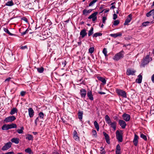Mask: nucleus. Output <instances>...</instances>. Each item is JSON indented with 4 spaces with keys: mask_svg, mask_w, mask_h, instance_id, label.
I'll return each mask as SVG.
<instances>
[{
    "mask_svg": "<svg viewBox=\"0 0 154 154\" xmlns=\"http://www.w3.org/2000/svg\"><path fill=\"white\" fill-rule=\"evenodd\" d=\"M105 120L106 123L109 125L110 126V127L113 129L114 131L116 130L117 123L116 122L114 121L112 122L110 118L108 115L105 116Z\"/></svg>",
    "mask_w": 154,
    "mask_h": 154,
    "instance_id": "f257e3e1",
    "label": "nucleus"
},
{
    "mask_svg": "<svg viewBox=\"0 0 154 154\" xmlns=\"http://www.w3.org/2000/svg\"><path fill=\"white\" fill-rule=\"evenodd\" d=\"M116 92L119 96L123 98H126L127 97L126 93L123 90L117 89L116 90Z\"/></svg>",
    "mask_w": 154,
    "mask_h": 154,
    "instance_id": "f03ea898",
    "label": "nucleus"
},
{
    "mask_svg": "<svg viewBox=\"0 0 154 154\" xmlns=\"http://www.w3.org/2000/svg\"><path fill=\"white\" fill-rule=\"evenodd\" d=\"M152 60V58L149 57V55H147L145 58L143 59V62L141 64V65L144 66Z\"/></svg>",
    "mask_w": 154,
    "mask_h": 154,
    "instance_id": "7ed1b4c3",
    "label": "nucleus"
},
{
    "mask_svg": "<svg viewBox=\"0 0 154 154\" xmlns=\"http://www.w3.org/2000/svg\"><path fill=\"white\" fill-rule=\"evenodd\" d=\"M123 51L117 53L113 57V59L115 60L118 61L121 58L123 57Z\"/></svg>",
    "mask_w": 154,
    "mask_h": 154,
    "instance_id": "20e7f679",
    "label": "nucleus"
},
{
    "mask_svg": "<svg viewBox=\"0 0 154 154\" xmlns=\"http://www.w3.org/2000/svg\"><path fill=\"white\" fill-rule=\"evenodd\" d=\"M116 138L119 142H122L123 140L122 134V133L117 130L116 132Z\"/></svg>",
    "mask_w": 154,
    "mask_h": 154,
    "instance_id": "39448f33",
    "label": "nucleus"
},
{
    "mask_svg": "<svg viewBox=\"0 0 154 154\" xmlns=\"http://www.w3.org/2000/svg\"><path fill=\"white\" fill-rule=\"evenodd\" d=\"M12 144V143L10 142L7 143L2 147V151H5L8 150L11 147Z\"/></svg>",
    "mask_w": 154,
    "mask_h": 154,
    "instance_id": "423d86ee",
    "label": "nucleus"
},
{
    "mask_svg": "<svg viewBox=\"0 0 154 154\" xmlns=\"http://www.w3.org/2000/svg\"><path fill=\"white\" fill-rule=\"evenodd\" d=\"M16 119V117L14 116H10L5 118L4 120V122L7 123L12 122Z\"/></svg>",
    "mask_w": 154,
    "mask_h": 154,
    "instance_id": "0eeeda50",
    "label": "nucleus"
},
{
    "mask_svg": "<svg viewBox=\"0 0 154 154\" xmlns=\"http://www.w3.org/2000/svg\"><path fill=\"white\" fill-rule=\"evenodd\" d=\"M136 71L131 69L128 68L127 69L126 74L127 75H134Z\"/></svg>",
    "mask_w": 154,
    "mask_h": 154,
    "instance_id": "6e6552de",
    "label": "nucleus"
},
{
    "mask_svg": "<svg viewBox=\"0 0 154 154\" xmlns=\"http://www.w3.org/2000/svg\"><path fill=\"white\" fill-rule=\"evenodd\" d=\"M119 124L123 129H125L127 125L126 122L120 119L119 120Z\"/></svg>",
    "mask_w": 154,
    "mask_h": 154,
    "instance_id": "1a4fd4ad",
    "label": "nucleus"
},
{
    "mask_svg": "<svg viewBox=\"0 0 154 154\" xmlns=\"http://www.w3.org/2000/svg\"><path fill=\"white\" fill-rule=\"evenodd\" d=\"M122 117L123 119L126 122L129 121L130 119V115L125 113H124L122 115Z\"/></svg>",
    "mask_w": 154,
    "mask_h": 154,
    "instance_id": "9d476101",
    "label": "nucleus"
},
{
    "mask_svg": "<svg viewBox=\"0 0 154 154\" xmlns=\"http://www.w3.org/2000/svg\"><path fill=\"white\" fill-rule=\"evenodd\" d=\"M132 19V15L131 14H129L127 19L125 20V22L124 23L125 25H128L129 23L131 20Z\"/></svg>",
    "mask_w": 154,
    "mask_h": 154,
    "instance_id": "9b49d317",
    "label": "nucleus"
},
{
    "mask_svg": "<svg viewBox=\"0 0 154 154\" xmlns=\"http://www.w3.org/2000/svg\"><path fill=\"white\" fill-rule=\"evenodd\" d=\"M73 138L76 141L79 140V137L78 136V133L76 130H74L73 132Z\"/></svg>",
    "mask_w": 154,
    "mask_h": 154,
    "instance_id": "f8f14e48",
    "label": "nucleus"
},
{
    "mask_svg": "<svg viewBox=\"0 0 154 154\" xmlns=\"http://www.w3.org/2000/svg\"><path fill=\"white\" fill-rule=\"evenodd\" d=\"M87 91L84 89L82 88L80 90V94L82 97H85Z\"/></svg>",
    "mask_w": 154,
    "mask_h": 154,
    "instance_id": "ddd939ff",
    "label": "nucleus"
},
{
    "mask_svg": "<svg viewBox=\"0 0 154 154\" xmlns=\"http://www.w3.org/2000/svg\"><path fill=\"white\" fill-rule=\"evenodd\" d=\"M29 115L30 118L32 117L34 114V112L32 108H30L28 109Z\"/></svg>",
    "mask_w": 154,
    "mask_h": 154,
    "instance_id": "4468645a",
    "label": "nucleus"
},
{
    "mask_svg": "<svg viewBox=\"0 0 154 154\" xmlns=\"http://www.w3.org/2000/svg\"><path fill=\"white\" fill-rule=\"evenodd\" d=\"M103 134L104 135V136L105 137V139H106V143L108 144H109L110 143V139H109V136L108 134H106L105 132H103Z\"/></svg>",
    "mask_w": 154,
    "mask_h": 154,
    "instance_id": "2eb2a0df",
    "label": "nucleus"
},
{
    "mask_svg": "<svg viewBox=\"0 0 154 154\" xmlns=\"http://www.w3.org/2000/svg\"><path fill=\"white\" fill-rule=\"evenodd\" d=\"M138 136L135 134H134V138L133 141L134 144L135 146H137L138 144Z\"/></svg>",
    "mask_w": 154,
    "mask_h": 154,
    "instance_id": "dca6fc26",
    "label": "nucleus"
},
{
    "mask_svg": "<svg viewBox=\"0 0 154 154\" xmlns=\"http://www.w3.org/2000/svg\"><path fill=\"white\" fill-rule=\"evenodd\" d=\"M87 94L88 97L90 100H93L94 98L91 91H88L87 92Z\"/></svg>",
    "mask_w": 154,
    "mask_h": 154,
    "instance_id": "f3484780",
    "label": "nucleus"
},
{
    "mask_svg": "<svg viewBox=\"0 0 154 154\" xmlns=\"http://www.w3.org/2000/svg\"><path fill=\"white\" fill-rule=\"evenodd\" d=\"M110 36L114 38H116L118 36H121L122 35V33L119 32L116 33L111 34L110 35Z\"/></svg>",
    "mask_w": 154,
    "mask_h": 154,
    "instance_id": "a211bd4d",
    "label": "nucleus"
},
{
    "mask_svg": "<svg viewBox=\"0 0 154 154\" xmlns=\"http://www.w3.org/2000/svg\"><path fill=\"white\" fill-rule=\"evenodd\" d=\"M80 34L82 38H83L87 35V33L86 32V30L84 29L81 31Z\"/></svg>",
    "mask_w": 154,
    "mask_h": 154,
    "instance_id": "6ab92c4d",
    "label": "nucleus"
},
{
    "mask_svg": "<svg viewBox=\"0 0 154 154\" xmlns=\"http://www.w3.org/2000/svg\"><path fill=\"white\" fill-rule=\"evenodd\" d=\"M116 154H121V147L119 144H118L116 148Z\"/></svg>",
    "mask_w": 154,
    "mask_h": 154,
    "instance_id": "aec40b11",
    "label": "nucleus"
},
{
    "mask_svg": "<svg viewBox=\"0 0 154 154\" xmlns=\"http://www.w3.org/2000/svg\"><path fill=\"white\" fill-rule=\"evenodd\" d=\"M11 140L12 143H15L16 144H18L19 142V139L17 137L13 138L11 139Z\"/></svg>",
    "mask_w": 154,
    "mask_h": 154,
    "instance_id": "412c9836",
    "label": "nucleus"
},
{
    "mask_svg": "<svg viewBox=\"0 0 154 154\" xmlns=\"http://www.w3.org/2000/svg\"><path fill=\"white\" fill-rule=\"evenodd\" d=\"M138 78L136 79V82L139 84L140 83L142 82V76L141 75H139L138 76Z\"/></svg>",
    "mask_w": 154,
    "mask_h": 154,
    "instance_id": "4be33fe9",
    "label": "nucleus"
},
{
    "mask_svg": "<svg viewBox=\"0 0 154 154\" xmlns=\"http://www.w3.org/2000/svg\"><path fill=\"white\" fill-rule=\"evenodd\" d=\"M153 12H154V9H152L149 12L146 14V17H149L151 16H153L154 13Z\"/></svg>",
    "mask_w": 154,
    "mask_h": 154,
    "instance_id": "5701e85b",
    "label": "nucleus"
},
{
    "mask_svg": "<svg viewBox=\"0 0 154 154\" xmlns=\"http://www.w3.org/2000/svg\"><path fill=\"white\" fill-rule=\"evenodd\" d=\"M97 14L98 12H97L94 13L88 17V19H90L94 17H97Z\"/></svg>",
    "mask_w": 154,
    "mask_h": 154,
    "instance_id": "b1692460",
    "label": "nucleus"
},
{
    "mask_svg": "<svg viewBox=\"0 0 154 154\" xmlns=\"http://www.w3.org/2000/svg\"><path fill=\"white\" fill-rule=\"evenodd\" d=\"M83 115V112L79 111L78 112V118L80 121L82 120Z\"/></svg>",
    "mask_w": 154,
    "mask_h": 154,
    "instance_id": "393cba45",
    "label": "nucleus"
},
{
    "mask_svg": "<svg viewBox=\"0 0 154 154\" xmlns=\"http://www.w3.org/2000/svg\"><path fill=\"white\" fill-rule=\"evenodd\" d=\"M97 78L99 80L103 82V85L106 84V81L105 79L101 77H98Z\"/></svg>",
    "mask_w": 154,
    "mask_h": 154,
    "instance_id": "a878e982",
    "label": "nucleus"
},
{
    "mask_svg": "<svg viewBox=\"0 0 154 154\" xmlns=\"http://www.w3.org/2000/svg\"><path fill=\"white\" fill-rule=\"evenodd\" d=\"M14 5V3L12 0L8 2L5 4V5L8 6H12Z\"/></svg>",
    "mask_w": 154,
    "mask_h": 154,
    "instance_id": "bb28decb",
    "label": "nucleus"
},
{
    "mask_svg": "<svg viewBox=\"0 0 154 154\" xmlns=\"http://www.w3.org/2000/svg\"><path fill=\"white\" fill-rule=\"evenodd\" d=\"M2 129L3 130L7 131L9 129L8 125L4 124L2 128Z\"/></svg>",
    "mask_w": 154,
    "mask_h": 154,
    "instance_id": "cd10ccee",
    "label": "nucleus"
},
{
    "mask_svg": "<svg viewBox=\"0 0 154 154\" xmlns=\"http://www.w3.org/2000/svg\"><path fill=\"white\" fill-rule=\"evenodd\" d=\"M17 109L15 108H14L13 109H12L11 110L10 112V114L11 115H13L16 113H17Z\"/></svg>",
    "mask_w": 154,
    "mask_h": 154,
    "instance_id": "c85d7f7f",
    "label": "nucleus"
},
{
    "mask_svg": "<svg viewBox=\"0 0 154 154\" xmlns=\"http://www.w3.org/2000/svg\"><path fill=\"white\" fill-rule=\"evenodd\" d=\"M24 128L23 127H20V129H19L17 130V132L19 134H22L23 133V130Z\"/></svg>",
    "mask_w": 154,
    "mask_h": 154,
    "instance_id": "c756f323",
    "label": "nucleus"
},
{
    "mask_svg": "<svg viewBox=\"0 0 154 154\" xmlns=\"http://www.w3.org/2000/svg\"><path fill=\"white\" fill-rule=\"evenodd\" d=\"M94 123V126L97 131H99V126L97 122L96 121H95Z\"/></svg>",
    "mask_w": 154,
    "mask_h": 154,
    "instance_id": "7c9ffc66",
    "label": "nucleus"
},
{
    "mask_svg": "<svg viewBox=\"0 0 154 154\" xmlns=\"http://www.w3.org/2000/svg\"><path fill=\"white\" fill-rule=\"evenodd\" d=\"M3 30L5 32H6L10 35L12 36L14 34L11 33L7 28H3Z\"/></svg>",
    "mask_w": 154,
    "mask_h": 154,
    "instance_id": "2f4dec72",
    "label": "nucleus"
},
{
    "mask_svg": "<svg viewBox=\"0 0 154 154\" xmlns=\"http://www.w3.org/2000/svg\"><path fill=\"white\" fill-rule=\"evenodd\" d=\"M9 128L11 129L12 128H16L17 127V125L14 123H12L10 125H8Z\"/></svg>",
    "mask_w": 154,
    "mask_h": 154,
    "instance_id": "473e14b6",
    "label": "nucleus"
},
{
    "mask_svg": "<svg viewBox=\"0 0 154 154\" xmlns=\"http://www.w3.org/2000/svg\"><path fill=\"white\" fill-rule=\"evenodd\" d=\"M25 151L26 153H28L29 154H33V152L30 148H28L25 150Z\"/></svg>",
    "mask_w": 154,
    "mask_h": 154,
    "instance_id": "72a5a7b5",
    "label": "nucleus"
},
{
    "mask_svg": "<svg viewBox=\"0 0 154 154\" xmlns=\"http://www.w3.org/2000/svg\"><path fill=\"white\" fill-rule=\"evenodd\" d=\"M37 69L38 72L40 73H42L44 70V69L43 67H41L40 68H37Z\"/></svg>",
    "mask_w": 154,
    "mask_h": 154,
    "instance_id": "f704fd0d",
    "label": "nucleus"
},
{
    "mask_svg": "<svg viewBox=\"0 0 154 154\" xmlns=\"http://www.w3.org/2000/svg\"><path fill=\"white\" fill-rule=\"evenodd\" d=\"M93 27H91L88 32V36H91L93 33Z\"/></svg>",
    "mask_w": 154,
    "mask_h": 154,
    "instance_id": "c9c22d12",
    "label": "nucleus"
},
{
    "mask_svg": "<svg viewBox=\"0 0 154 154\" xmlns=\"http://www.w3.org/2000/svg\"><path fill=\"white\" fill-rule=\"evenodd\" d=\"M26 139H28L29 140H33V136L30 134H28L26 137Z\"/></svg>",
    "mask_w": 154,
    "mask_h": 154,
    "instance_id": "e433bc0d",
    "label": "nucleus"
},
{
    "mask_svg": "<svg viewBox=\"0 0 154 154\" xmlns=\"http://www.w3.org/2000/svg\"><path fill=\"white\" fill-rule=\"evenodd\" d=\"M38 118H39L40 119H43L44 117V114L42 112H40L38 113Z\"/></svg>",
    "mask_w": 154,
    "mask_h": 154,
    "instance_id": "4c0bfd02",
    "label": "nucleus"
},
{
    "mask_svg": "<svg viewBox=\"0 0 154 154\" xmlns=\"http://www.w3.org/2000/svg\"><path fill=\"white\" fill-rule=\"evenodd\" d=\"M102 34L101 33L96 32L93 35V37H96L98 36H101L102 35Z\"/></svg>",
    "mask_w": 154,
    "mask_h": 154,
    "instance_id": "58836bf2",
    "label": "nucleus"
},
{
    "mask_svg": "<svg viewBox=\"0 0 154 154\" xmlns=\"http://www.w3.org/2000/svg\"><path fill=\"white\" fill-rule=\"evenodd\" d=\"M140 137L143 139L145 141H146L147 140V138L146 136L144 134H140Z\"/></svg>",
    "mask_w": 154,
    "mask_h": 154,
    "instance_id": "ea45409f",
    "label": "nucleus"
},
{
    "mask_svg": "<svg viewBox=\"0 0 154 154\" xmlns=\"http://www.w3.org/2000/svg\"><path fill=\"white\" fill-rule=\"evenodd\" d=\"M94 47L90 48L88 49L89 52L90 54H92L94 51Z\"/></svg>",
    "mask_w": 154,
    "mask_h": 154,
    "instance_id": "a19ab883",
    "label": "nucleus"
},
{
    "mask_svg": "<svg viewBox=\"0 0 154 154\" xmlns=\"http://www.w3.org/2000/svg\"><path fill=\"white\" fill-rule=\"evenodd\" d=\"M150 23V22L148 21L143 22L142 24V26H146L149 25Z\"/></svg>",
    "mask_w": 154,
    "mask_h": 154,
    "instance_id": "79ce46f5",
    "label": "nucleus"
},
{
    "mask_svg": "<svg viewBox=\"0 0 154 154\" xmlns=\"http://www.w3.org/2000/svg\"><path fill=\"white\" fill-rule=\"evenodd\" d=\"M103 53L104 54L105 56L106 57L107 56V51L106 48H104L102 51Z\"/></svg>",
    "mask_w": 154,
    "mask_h": 154,
    "instance_id": "37998d69",
    "label": "nucleus"
},
{
    "mask_svg": "<svg viewBox=\"0 0 154 154\" xmlns=\"http://www.w3.org/2000/svg\"><path fill=\"white\" fill-rule=\"evenodd\" d=\"M97 0H93L89 4V6H92L94 3L97 1Z\"/></svg>",
    "mask_w": 154,
    "mask_h": 154,
    "instance_id": "c03bdc74",
    "label": "nucleus"
},
{
    "mask_svg": "<svg viewBox=\"0 0 154 154\" xmlns=\"http://www.w3.org/2000/svg\"><path fill=\"white\" fill-rule=\"evenodd\" d=\"M119 23V20H115L114 21L113 25L115 26H117Z\"/></svg>",
    "mask_w": 154,
    "mask_h": 154,
    "instance_id": "a18cd8bd",
    "label": "nucleus"
},
{
    "mask_svg": "<svg viewBox=\"0 0 154 154\" xmlns=\"http://www.w3.org/2000/svg\"><path fill=\"white\" fill-rule=\"evenodd\" d=\"M100 149H102V150H101L100 154H105L104 149L103 147H101Z\"/></svg>",
    "mask_w": 154,
    "mask_h": 154,
    "instance_id": "49530a36",
    "label": "nucleus"
},
{
    "mask_svg": "<svg viewBox=\"0 0 154 154\" xmlns=\"http://www.w3.org/2000/svg\"><path fill=\"white\" fill-rule=\"evenodd\" d=\"M88 13L87 11V10L86 9H84L83 11V14L85 15H88Z\"/></svg>",
    "mask_w": 154,
    "mask_h": 154,
    "instance_id": "de8ad7c7",
    "label": "nucleus"
},
{
    "mask_svg": "<svg viewBox=\"0 0 154 154\" xmlns=\"http://www.w3.org/2000/svg\"><path fill=\"white\" fill-rule=\"evenodd\" d=\"M107 20V18L105 17H103L102 18V23H104L105 24L106 23V20Z\"/></svg>",
    "mask_w": 154,
    "mask_h": 154,
    "instance_id": "09e8293b",
    "label": "nucleus"
},
{
    "mask_svg": "<svg viewBox=\"0 0 154 154\" xmlns=\"http://www.w3.org/2000/svg\"><path fill=\"white\" fill-rule=\"evenodd\" d=\"M92 135L95 137L97 136V132L96 130H92Z\"/></svg>",
    "mask_w": 154,
    "mask_h": 154,
    "instance_id": "8fccbe9b",
    "label": "nucleus"
},
{
    "mask_svg": "<svg viewBox=\"0 0 154 154\" xmlns=\"http://www.w3.org/2000/svg\"><path fill=\"white\" fill-rule=\"evenodd\" d=\"M22 20L25 21L26 23L28 22V19L25 17H23L22 18Z\"/></svg>",
    "mask_w": 154,
    "mask_h": 154,
    "instance_id": "3c124183",
    "label": "nucleus"
},
{
    "mask_svg": "<svg viewBox=\"0 0 154 154\" xmlns=\"http://www.w3.org/2000/svg\"><path fill=\"white\" fill-rule=\"evenodd\" d=\"M38 120H39V118H38V117L36 118V119L35 121V126L37 125V122L38 121Z\"/></svg>",
    "mask_w": 154,
    "mask_h": 154,
    "instance_id": "603ef678",
    "label": "nucleus"
},
{
    "mask_svg": "<svg viewBox=\"0 0 154 154\" xmlns=\"http://www.w3.org/2000/svg\"><path fill=\"white\" fill-rule=\"evenodd\" d=\"M28 31H29V30H28V29H27L24 32H21V34L22 35H24L26 34V33H27V32Z\"/></svg>",
    "mask_w": 154,
    "mask_h": 154,
    "instance_id": "864d4df0",
    "label": "nucleus"
},
{
    "mask_svg": "<svg viewBox=\"0 0 154 154\" xmlns=\"http://www.w3.org/2000/svg\"><path fill=\"white\" fill-rule=\"evenodd\" d=\"M26 93V92L24 91H22L20 92V95L22 96H24Z\"/></svg>",
    "mask_w": 154,
    "mask_h": 154,
    "instance_id": "5fc2aeb1",
    "label": "nucleus"
},
{
    "mask_svg": "<svg viewBox=\"0 0 154 154\" xmlns=\"http://www.w3.org/2000/svg\"><path fill=\"white\" fill-rule=\"evenodd\" d=\"M117 17V15L116 14H113V19L114 20H115Z\"/></svg>",
    "mask_w": 154,
    "mask_h": 154,
    "instance_id": "6e6d98bb",
    "label": "nucleus"
},
{
    "mask_svg": "<svg viewBox=\"0 0 154 154\" xmlns=\"http://www.w3.org/2000/svg\"><path fill=\"white\" fill-rule=\"evenodd\" d=\"M109 9H104L101 12V13L103 11H104V12L105 13H106L108 12L109 11Z\"/></svg>",
    "mask_w": 154,
    "mask_h": 154,
    "instance_id": "4d7b16f0",
    "label": "nucleus"
},
{
    "mask_svg": "<svg viewBox=\"0 0 154 154\" xmlns=\"http://www.w3.org/2000/svg\"><path fill=\"white\" fill-rule=\"evenodd\" d=\"M3 154H14V152L13 151L9 152Z\"/></svg>",
    "mask_w": 154,
    "mask_h": 154,
    "instance_id": "13d9d810",
    "label": "nucleus"
},
{
    "mask_svg": "<svg viewBox=\"0 0 154 154\" xmlns=\"http://www.w3.org/2000/svg\"><path fill=\"white\" fill-rule=\"evenodd\" d=\"M11 79V78L9 77H8V78H7V79H6L5 80V82H9V81Z\"/></svg>",
    "mask_w": 154,
    "mask_h": 154,
    "instance_id": "bf43d9fd",
    "label": "nucleus"
},
{
    "mask_svg": "<svg viewBox=\"0 0 154 154\" xmlns=\"http://www.w3.org/2000/svg\"><path fill=\"white\" fill-rule=\"evenodd\" d=\"M151 80L152 82L154 83V74L152 76Z\"/></svg>",
    "mask_w": 154,
    "mask_h": 154,
    "instance_id": "052dcab7",
    "label": "nucleus"
},
{
    "mask_svg": "<svg viewBox=\"0 0 154 154\" xmlns=\"http://www.w3.org/2000/svg\"><path fill=\"white\" fill-rule=\"evenodd\" d=\"M27 48V47L26 46H23L21 47V49H25Z\"/></svg>",
    "mask_w": 154,
    "mask_h": 154,
    "instance_id": "680f3d73",
    "label": "nucleus"
},
{
    "mask_svg": "<svg viewBox=\"0 0 154 154\" xmlns=\"http://www.w3.org/2000/svg\"><path fill=\"white\" fill-rule=\"evenodd\" d=\"M66 61H64V62H63L62 63L63 65V67H65L66 65Z\"/></svg>",
    "mask_w": 154,
    "mask_h": 154,
    "instance_id": "e2e57ef3",
    "label": "nucleus"
},
{
    "mask_svg": "<svg viewBox=\"0 0 154 154\" xmlns=\"http://www.w3.org/2000/svg\"><path fill=\"white\" fill-rule=\"evenodd\" d=\"M93 22H95L97 20V17L92 18Z\"/></svg>",
    "mask_w": 154,
    "mask_h": 154,
    "instance_id": "0e129e2a",
    "label": "nucleus"
},
{
    "mask_svg": "<svg viewBox=\"0 0 154 154\" xmlns=\"http://www.w3.org/2000/svg\"><path fill=\"white\" fill-rule=\"evenodd\" d=\"M98 93L100 94H105L106 93L103 92H98Z\"/></svg>",
    "mask_w": 154,
    "mask_h": 154,
    "instance_id": "69168bd1",
    "label": "nucleus"
},
{
    "mask_svg": "<svg viewBox=\"0 0 154 154\" xmlns=\"http://www.w3.org/2000/svg\"><path fill=\"white\" fill-rule=\"evenodd\" d=\"M116 8V7L114 5H112L110 7V9H114V8Z\"/></svg>",
    "mask_w": 154,
    "mask_h": 154,
    "instance_id": "338daca9",
    "label": "nucleus"
},
{
    "mask_svg": "<svg viewBox=\"0 0 154 154\" xmlns=\"http://www.w3.org/2000/svg\"><path fill=\"white\" fill-rule=\"evenodd\" d=\"M92 9H89L88 10H87L88 12V14L90 13H91L92 11Z\"/></svg>",
    "mask_w": 154,
    "mask_h": 154,
    "instance_id": "774afa93",
    "label": "nucleus"
}]
</instances>
